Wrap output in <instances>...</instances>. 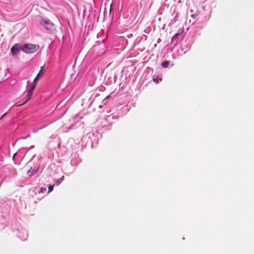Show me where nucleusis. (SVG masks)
Masks as SVG:
<instances>
[{
    "mask_svg": "<svg viewBox=\"0 0 254 254\" xmlns=\"http://www.w3.org/2000/svg\"><path fill=\"white\" fill-rule=\"evenodd\" d=\"M39 47L37 45L26 44L23 46L21 50L26 53H33L38 50Z\"/></svg>",
    "mask_w": 254,
    "mask_h": 254,
    "instance_id": "f257e3e1",
    "label": "nucleus"
},
{
    "mask_svg": "<svg viewBox=\"0 0 254 254\" xmlns=\"http://www.w3.org/2000/svg\"><path fill=\"white\" fill-rule=\"evenodd\" d=\"M40 24L44 25L46 29L48 30H51L54 27V24L50 21H46L42 19L40 21Z\"/></svg>",
    "mask_w": 254,
    "mask_h": 254,
    "instance_id": "f03ea898",
    "label": "nucleus"
},
{
    "mask_svg": "<svg viewBox=\"0 0 254 254\" xmlns=\"http://www.w3.org/2000/svg\"><path fill=\"white\" fill-rule=\"evenodd\" d=\"M22 48V47L19 44H16L11 48V52L13 55H15L18 54L19 52L20 49Z\"/></svg>",
    "mask_w": 254,
    "mask_h": 254,
    "instance_id": "7ed1b4c3",
    "label": "nucleus"
},
{
    "mask_svg": "<svg viewBox=\"0 0 254 254\" xmlns=\"http://www.w3.org/2000/svg\"><path fill=\"white\" fill-rule=\"evenodd\" d=\"M44 66H42L41 67L39 72L38 73V74L37 75L40 77L41 76H43L44 75Z\"/></svg>",
    "mask_w": 254,
    "mask_h": 254,
    "instance_id": "20e7f679",
    "label": "nucleus"
},
{
    "mask_svg": "<svg viewBox=\"0 0 254 254\" xmlns=\"http://www.w3.org/2000/svg\"><path fill=\"white\" fill-rule=\"evenodd\" d=\"M33 93L31 91H28V94L27 95V100L25 102L31 99Z\"/></svg>",
    "mask_w": 254,
    "mask_h": 254,
    "instance_id": "39448f33",
    "label": "nucleus"
},
{
    "mask_svg": "<svg viewBox=\"0 0 254 254\" xmlns=\"http://www.w3.org/2000/svg\"><path fill=\"white\" fill-rule=\"evenodd\" d=\"M162 79L161 78H159L158 76H156L153 78V81L154 82L156 83H158L159 81H162Z\"/></svg>",
    "mask_w": 254,
    "mask_h": 254,
    "instance_id": "423d86ee",
    "label": "nucleus"
},
{
    "mask_svg": "<svg viewBox=\"0 0 254 254\" xmlns=\"http://www.w3.org/2000/svg\"><path fill=\"white\" fill-rule=\"evenodd\" d=\"M169 64V63L168 61H165L161 64V65L163 67H167L168 66Z\"/></svg>",
    "mask_w": 254,
    "mask_h": 254,
    "instance_id": "0eeeda50",
    "label": "nucleus"
},
{
    "mask_svg": "<svg viewBox=\"0 0 254 254\" xmlns=\"http://www.w3.org/2000/svg\"><path fill=\"white\" fill-rule=\"evenodd\" d=\"M46 191V189L44 188H41L40 190L38 191L39 193H44Z\"/></svg>",
    "mask_w": 254,
    "mask_h": 254,
    "instance_id": "6e6552de",
    "label": "nucleus"
},
{
    "mask_svg": "<svg viewBox=\"0 0 254 254\" xmlns=\"http://www.w3.org/2000/svg\"><path fill=\"white\" fill-rule=\"evenodd\" d=\"M54 185H51L48 187V193L51 192L54 189Z\"/></svg>",
    "mask_w": 254,
    "mask_h": 254,
    "instance_id": "1a4fd4ad",
    "label": "nucleus"
},
{
    "mask_svg": "<svg viewBox=\"0 0 254 254\" xmlns=\"http://www.w3.org/2000/svg\"><path fill=\"white\" fill-rule=\"evenodd\" d=\"M39 78H40V77H39V76H38L37 75L36 77L35 78V79L34 80L33 84H34V83L36 84L37 82V81H38V80L39 79Z\"/></svg>",
    "mask_w": 254,
    "mask_h": 254,
    "instance_id": "9d476101",
    "label": "nucleus"
},
{
    "mask_svg": "<svg viewBox=\"0 0 254 254\" xmlns=\"http://www.w3.org/2000/svg\"><path fill=\"white\" fill-rule=\"evenodd\" d=\"M35 86H36V83L33 84V85L31 86V88L28 90L32 92V91L34 89Z\"/></svg>",
    "mask_w": 254,
    "mask_h": 254,
    "instance_id": "9b49d317",
    "label": "nucleus"
},
{
    "mask_svg": "<svg viewBox=\"0 0 254 254\" xmlns=\"http://www.w3.org/2000/svg\"><path fill=\"white\" fill-rule=\"evenodd\" d=\"M36 173V172H34V173H31V172H30V170H29V171L27 172V174H28V175H29V176H32L34 173Z\"/></svg>",
    "mask_w": 254,
    "mask_h": 254,
    "instance_id": "f8f14e48",
    "label": "nucleus"
},
{
    "mask_svg": "<svg viewBox=\"0 0 254 254\" xmlns=\"http://www.w3.org/2000/svg\"><path fill=\"white\" fill-rule=\"evenodd\" d=\"M179 35H180V34H179V33L176 34L175 35V36H173V39H175V38H177L178 37V36Z\"/></svg>",
    "mask_w": 254,
    "mask_h": 254,
    "instance_id": "ddd939ff",
    "label": "nucleus"
},
{
    "mask_svg": "<svg viewBox=\"0 0 254 254\" xmlns=\"http://www.w3.org/2000/svg\"><path fill=\"white\" fill-rule=\"evenodd\" d=\"M6 113L4 114H3V115L1 117V118H0V120L1 118H3V117L6 115Z\"/></svg>",
    "mask_w": 254,
    "mask_h": 254,
    "instance_id": "4468645a",
    "label": "nucleus"
},
{
    "mask_svg": "<svg viewBox=\"0 0 254 254\" xmlns=\"http://www.w3.org/2000/svg\"><path fill=\"white\" fill-rule=\"evenodd\" d=\"M16 154V153H15V154L13 155V159H14V157H15V156Z\"/></svg>",
    "mask_w": 254,
    "mask_h": 254,
    "instance_id": "2eb2a0df",
    "label": "nucleus"
}]
</instances>
